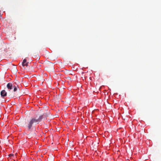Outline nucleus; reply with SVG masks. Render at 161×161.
<instances>
[{"instance_id": "obj_1", "label": "nucleus", "mask_w": 161, "mask_h": 161, "mask_svg": "<svg viewBox=\"0 0 161 161\" xmlns=\"http://www.w3.org/2000/svg\"><path fill=\"white\" fill-rule=\"evenodd\" d=\"M42 119V115H41L37 118L36 117H31L30 120L28 121L27 127L28 130H30L33 125H36L41 122Z\"/></svg>"}, {"instance_id": "obj_2", "label": "nucleus", "mask_w": 161, "mask_h": 161, "mask_svg": "<svg viewBox=\"0 0 161 161\" xmlns=\"http://www.w3.org/2000/svg\"><path fill=\"white\" fill-rule=\"evenodd\" d=\"M7 93L5 90H3L1 92V95L2 97H4L6 96Z\"/></svg>"}, {"instance_id": "obj_3", "label": "nucleus", "mask_w": 161, "mask_h": 161, "mask_svg": "<svg viewBox=\"0 0 161 161\" xmlns=\"http://www.w3.org/2000/svg\"><path fill=\"white\" fill-rule=\"evenodd\" d=\"M28 62H27L26 59H25L23 60L22 64L23 66H25L27 67L28 66Z\"/></svg>"}, {"instance_id": "obj_4", "label": "nucleus", "mask_w": 161, "mask_h": 161, "mask_svg": "<svg viewBox=\"0 0 161 161\" xmlns=\"http://www.w3.org/2000/svg\"><path fill=\"white\" fill-rule=\"evenodd\" d=\"M7 87L8 89L11 90L12 89L13 85L11 83L9 82L7 84Z\"/></svg>"}, {"instance_id": "obj_5", "label": "nucleus", "mask_w": 161, "mask_h": 161, "mask_svg": "<svg viewBox=\"0 0 161 161\" xmlns=\"http://www.w3.org/2000/svg\"><path fill=\"white\" fill-rule=\"evenodd\" d=\"M32 55L33 57H36V56H37V55L38 56V58H39V56L38 55V54L37 53H33L32 54Z\"/></svg>"}, {"instance_id": "obj_6", "label": "nucleus", "mask_w": 161, "mask_h": 161, "mask_svg": "<svg viewBox=\"0 0 161 161\" xmlns=\"http://www.w3.org/2000/svg\"><path fill=\"white\" fill-rule=\"evenodd\" d=\"M14 87V92H16L18 90V88H17L16 86H13Z\"/></svg>"}, {"instance_id": "obj_7", "label": "nucleus", "mask_w": 161, "mask_h": 161, "mask_svg": "<svg viewBox=\"0 0 161 161\" xmlns=\"http://www.w3.org/2000/svg\"><path fill=\"white\" fill-rule=\"evenodd\" d=\"M42 115V117H43V116L46 117L48 116V115L47 114V113H44Z\"/></svg>"}, {"instance_id": "obj_8", "label": "nucleus", "mask_w": 161, "mask_h": 161, "mask_svg": "<svg viewBox=\"0 0 161 161\" xmlns=\"http://www.w3.org/2000/svg\"><path fill=\"white\" fill-rule=\"evenodd\" d=\"M9 157L14 156V155L13 154H9Z\"/></svg>"}, {"instance_id": "obj_9", "label": "nucleus", "mask_w": 161, "mask_h": 161, "mask_svg": "<svg viewBox=\"0 0 161 161\" xmlns=\"http://www.w3.org/2000/svg\"><path fill=\"white\" fill-rule=\"evenodd\" d=\"M1 111H0V113H1Z\"/></svg>"}]
</instances>
